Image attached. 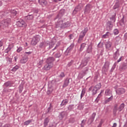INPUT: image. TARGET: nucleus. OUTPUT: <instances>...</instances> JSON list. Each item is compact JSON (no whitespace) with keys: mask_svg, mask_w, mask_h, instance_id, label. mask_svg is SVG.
I'll return each instance as SVG.
<instances>
[{"mask_svg":"<svg viewBox=\"0 0 127 127\" xmlns=\"http://www.w3.org/2000/svg\"><path fill=\"white\" fill-rule=\"evenodd\" d=\"M47 46H49V49H51L52 48V46L50 45V43L48 41H43L40 43L39 45V48L42 49H45Z\"/></svg>","mask_w":127,"mask_h":127,"instance_id":"1","label":"nucleus"},{"mask_svg":"<svg viewBox=\"0 0 127 127\" xmlns=\"http://www.w3.org/2000/svg\"><path fill=\"white\" fill-rule=\"evenodd\" d=\"M90 59H91L90 57H87L83 59L81 61L79 67H80L81 69H83L85 66H87V64H88V62L90 61Z\"/></svg>","mask_w":127,"mask_h":127,"instance_id":"2","label":"nucleus"},{"mask_svg":"<svg viewBox=\"0 0 127 127\" xmlns=\"http://www.w3.org/2000/svg\"><path fill=\"white\" fill-rule=\"evenodd\" d=\"M10 21H11V20L9 18L3 20L0 22V26L1 27H7V26L9 25V23H10Z\"/></svg>","mask_w":127,"mask_h":127,"instance_id":"3","label":"nucleus"},{"mask_svg":"<svg viewBox=\"0 0 127 127\" xmlns=\"http://www.w3.org/2000/svg\"><path fill=\"white\" fill-rule=\"evenodd\" d=\"M40 40V36L39 35L35 36L33 38L32 41H31V44L33 45V46H35V45H36V44H37V43L39 42Z\"/></svg>","mask_w":127,"mask_h":127,"instance_id":"4","label":"nucleus"},{"mask_svg":"<svg viewBox=\"0 0 127 127\" xmlns=\"http://www.w3.org/2000/svg\"><path fill=\"white\" fill-rule=\"evenodd\" d=\"M110 67V63L108 62H106L105 64L102 67V72L104 75H107V72L109 70V67Z\"/></svg>","mask_w":127,"mask_h":127,"instance_id":"5","label":"nucleus"},{"mask_svg":"<svg viewBox=\"0 0 127 127\" xmlns=\"http://www.w3.org/2000/svg\"><path fill=\"white\" fill-rule=\"evenodd\" d=\"M105 46L107 51H111L112 50V46H113V43L108 41L105 43Z\"/></svg>","mask_w":127,"mask_h":127,"instance_id":"6","label":"nucleus"},{"mask_svg":"<svg viewBox=\"0 0 127 127\" xmlns=\"http://www.w3.org/2000/svg\"><path fill=\"white\" fill-rule=\"evenodd\" d=\"M92 8H93V6H92L91 4H87L85 6L84 13L85 14H89V13H90V11H91V10L92 9Z\"/></svg>","mask_w":127,"mask_h":127,"instance_id":"7","label":"nucleus"},{"mask_svg":"<svg viewBox=\"0 0 127 127\" xmlns=\"http://www.w3.org/2000/svg\"><path fill=\"white\" fill-rule=\"evenodd\" d=\"M65 13V9H61L59 14L56 16L55 19H61L62 18V17Z\"/></svg>","mask_w":127,"mask_h":127,"instance_id":"8","label":"nucleus"},{"mask_svg":"<svg viewBox=\"0 0 127 127\" xmlns=\"http://www.w3.org/2000/svg\"><path fill=\"white\" fill-rule=\"evenodd\" d=\"M17 26L18 27H26L27 25L24 20H20L17 22Z\"/></svg>","mask_w":127,"mask_h":127,"instance_id":"9","label":"nucleus"},{"mask_svg":"<svg viewBox=\"0 0 127 127\" xmlns=\"http://www.w3.org/2000/svg\"><path fill=\"white\" fill-rule=\"evenodd\" d=\"M68 116V113H67V111H63L61 113H60L59 117L60 120H63L65 117H67Z\"/></svg>","mask_w":127,"mask_h":127,"instance_id":"10","label":"nucleus"},{"mask_svg":"<svg viewBox=\"0 0 127 127\" xmlns=\"http://www.w3.org/2000/svg\"><path fill=\"white\" fill-rule=\"evenodd\" d=\"M116 93L117 95L121 96V95H123V94H125L126 93V89L123 88H118L116 90Z\"/></svg>","mask_w":127,"mask_h":127,"instance_id":"11","label":"nucleus"},{"mask_svg":"<svg viewBox=\"0 0 127 127\" xmlns=\"http://www.w3.org/2000/svg\"><path fill=\"white\" fill-rule=\"evenodd\" d=\"M55 60V58H54V57H49L47 59L46 63L53 66V63L54 62Z\"/></svg>","mask_w":127,"mask_h":127,"instance_id":"12","label":"nucleus"},{"mask_svg":"<svg viewBox=\"0 0 127 127\" xmlns=\"http://www.w3.org/2000/svg\"><path fill=\"white\" fill-rule=\"evenodd\" d=\"M70 78L67 77L65 79H64V84L63 85V88H66L67 86H69V84H70Z\"/></svg>","mask_w":127,"mask_h":127,"instance_id":"13","label":"nucleus"},{"mask_svg":"<svg viewBox=\"0 0 127 127\" xmlns=\"http://www.w3.org/2000/svg\"><path fill=\"white\" fill-rule=\"evenodd\" d=\"M81 9H82L81 5H80V4H78L77 6H76L75 7L74 9L72 12V14H74V15L77 14V12H78V11H80Z\"/></svg>","mask_w":127,"mask_h":127,"instance_id":"14","label":"nucleus"},{"mask_svg":"<svg viewBox=\"0 0 127 127\" xmlns=\"http://www.w3.org/2000/svg\"><path fill=\"white\" fill-rule=\"evenodd\" d=\"M62 22H63V20L59 19L57 22L56 23V28H59L60 29H62Z\"/></svg>","mask_w":127,"mask_h":127,"instance_id":"15","label":"nucleus"},{"mask_svg":"<svg viewBox=\"0 0 127 127\" xmlns=\"http://www.w3.org/2000/svg\"><path fill=\"white\" fill-rule=\"evenodd\" d=\"M113 25L112 21H108L106 23V27L107 30H112L113 29Z\"/></svg>","mask_w":127,"mask_h":127,"instance_id":"16","label":"nucleus"},{"mask_svg":"<svg viewBox=\"0 0 127 127\" xmlns=\"http://www.w3.org/2000/svg\"><path fill=\"white\" fill-rule=\"evenodd\" d=\"M53 67V65H52V64H47L44 65V66L43 67V70H45V71H48L49 70H50L51 68H52Z\"/></svg>","mask_w":127,"mask_h":127,"instance_id":"17","label":"nucleus"},{"mask_svg":"<svg viewBox=\"0 0 127 127\" xmlns=\"http://www.w3.org/2000/svg\"><path fill=\"white\" fill-rule=\"evenodd\" d=\"M119 56H120V50L119 49H117V51L113 55V58L115 60H118V58H119Z\"/></svg>","mask_w":127,"mask_h":127,"instance_id":"18","label":"nucleus"},{"mask_svg":"<svg viewBox=\"0 0 127 127\" xmlns=\"http://www.w3.org/2000/svg\"><path fill=\"white\" fill-rule=\"evenodd\" d=\"M119 69L121 71H125V70L127 69V64L125 63H123L119 67Z\"/></svg>","mask_w":127,"mask_h":127,"instance_id":"19","label":"nucleus"},{"mask_svg":"<svg viewBox=\"0 0 127 127\" xmlns=\"http://www.w3.org/2000/svg\"><path fill=\"white\" fill-rule=\"evenodd\" d=\"M39 3L42 6H46L47 5V1L46 0H39Z\"/></svg>","mask_w":127,"mask_h":127,"instance_id":"20","label":"nucleus"},{"mask_svg":"<svg viewBox=\"0 0 127 127\" xmlns=\"http://www.w3.org/2000/svg\"><path fill=\"white\" fill-rule=\"evenodd\" d=\"M92 51H93V45L91 44L87 47V49L86 50V53H92Z\"/></svg>","mask_w":127,"mask_h":127,"instance_id":"21","label":"nucleus"},{"mask_svg":"<svg viewBox=\"0 0 127 127\" xmlns=\"http://www.w3.org/2000/svg\"><path fill=\"white\" fill-rule=\"evenodd\" d=\"M88 28L86 27L83 30H82L80 33L79 35L81 36H83L85 37V35H86V33H87V32H88Z\"/></svg>","mask_w":127,"mask_h":127,"instance_id":"22","label":"nucleus"},{"mask_svg":"<svg viewBox=\"0 0 127 127\" xmlns=\"http://www.w3.org/2000/svg\"><path fill=\"white\" fill-rule=\"evenodd\" d=\"M27 61H28V58L24 56L21 59L20 62V63H21V64H25V63Z\"/></svg>","mask_w":127,"mask_h":127,"instance_id":"23","label":"nucleus"},{"mask_svg":"<svg viewBox=\"0 0 127 127\" xmlns=\"http://www.w3.org/2000/svg\"><path fill=\"white\" fill-rule=\"evenodd\" d=\"M69 26H70V23L69 22L67 21V22L63 23V21L62 29L63 28H66V27H68Z\"/></svg>","mask_w":127,"mask_h":127,"instance_id":"24","label":"nucleus"},{"mask_svg":"<svg viewBox=\"0 0 127 127\" xmlns=\"http://www.w3.org/2000/svg\"><path fill=\"white\" fill-rule=\"evenodd\" d=\"M63 54V51H59L55 55V57L56 58H60L61 56H62V54Z\"/></svg>","mask_w":127,"mask_h":127,"instance_id":"25","label":"nucleus"},{"mask_svg":"<svg viewBox=\"0 0 127 127\" xmlns=\"http://www.w3.org/2000/svg\"><path fill=\"white\" fill-rule=\"evenodd\" d=\"M89 71V67H85L83 70L81 71V73L82 76H85L87 74V72Z\"/></svg>","mask_w":127,"mask_h":127,"instance_id":"26","label":"nucleus"},{"mask_svg":"<svg viewBox=\"0 0 127 127\" xmlns=\"http://www.w3.org/2000/svg\"><path fill=\"white\" fill-rule=\"evenodd\" d=\"M12 48H13V45H9L7 48H6L4 51L5 53H8Z\"/></svg>","mask_w":127,"mask_h":127,"instance_id":"27","label":"nucleus"},{"mask_svg":"<svg viewBox=\"0 0 127 127\" xmlns=\"http://www.w3.org/2000/svg\"><path fill=\"white\" fill-rule=\"evenodd\" d=\"M95 117H96V113H93L88 120L89 122H90V124H92V123L94 122V120H95Z\"/></svg>","mask_w":127,"mask_h":127,"instance_id":"28","label":"nucleus"},{"mask_svg":"<svg viewBox=\"0 0 127 127\" xmlns=\"http://www.w3.org/2000/svg\"><path fill=\"white\" fill-rule=\"evenodd\" d=\"M49 121H50V120L48 117H47L45 119L44 121V127H47V126H48V123H49Z\"/></svg>","mask_w":127,"mask_h":127,"instance_id":"29","label":"nucleus"},{"mask_svg":"<svg viewBox=\"0 0 127 127\" xmlns=\"http://www.w3.org/2000/svg\"><path fill=\"white\" fill-rule=\"evenodd\" d=\"M68 102H69V101L67 99H64L63 100L60 105L61 107H63V106H66V105L68 104Z\"/></svg>","mask_w":127,"mask_h":127,"instance_id":"30","label":"nucleus"},{"mask_svg":"<svg viewBox=\"0 0 127 127\" xmlns=\"http://www.w3.org/2000/svg\"><path fill=\"white\" fill-rule=\"evenodd\" d=\"M53 108V105L51 103L50 104V107L47 109V111L46 112V115L51 113V109Z\"/></svg>","mask_w":127,"mask_h":127,"instance_id":"31","label":"nucleus"},{"mask_svg":"<svg viewBox=\"0 0 127 127\" xmlns=\"http://www.w3.org/2000/svg\"><path fill=\"white\" fill-rule=\"evenodd\" d=\"M120 7V2H119V0H117V2H116L115 4L113 6V9H117Z\"/></svg>","mask_w":127,"mask_h":127,"instance_id":"32","label":"nucleus"},{"mask_svg":"<svg viewBox=\"0 0 127 127\" xmlns=\"http://www.w3.org/2000/svg\"><path fill=\"white\" fill-rule=\"evenodd\" d=\"M86 44L85 43L81 44L80 45V48L79 50V52H82V51H83V50H84V48H85V47H86Z\"/></svg>","mask_w":127,"mask_h":127,"instance_id":"33","label":"nucleus"},{"mask_svg":"<svg viewBox=\"0 0 127 127\" xmlns=\"http://www.w3.org/2000/svg\"><path fill=\"white\" fill-rule=\"evenodd\" d=\"M113 99H114V96L111 95L110 97L108 98L105 101V104H108V103H109V102H111V101H113Z\"/></svg>","mask_w":127,"mask_h":127,"instance_id":"34","label":"nucleus"},{"mask_svg":"<svg viewBox=\"0 0 127 127\" xmlns=\"http://www.w3.org/2000/svg\"><path fill=\"white\" fill-rule=\"evenodd\" d=\"M105 95L106 96H113L112 95V91L110 89H107L105 91Z\"/></svg>","mask_w":127,"mask_h":127,"instance_id":"35","label":"nucleus"},{"mask_svg":"<svg viewBox=\"0 0 127 127\" xmlns=\"http://www.w3.org/2000/svg\"><path fill=\"white\" fill-rule=\"evenodd\" d=\"M94 87L97 91H99V90L102 88V83L101 82L99 83L98 84H96Z\"/></svg>","mask_w":127,"mask_h":127,"instance_id":"36","label":"nucleus"},{"mask_svg":"<svg viewBox=\"0 0 127 127\" xmlns=\"http://www.w3.org/2000/svg\"><path fill=\"white\" fill-rule=\"evenodd\" d=\"M10 12L13 16H16V15L18 13V12L16 11L15 9L11 10Z\"/></svg>","mask_w":127,"mask_h":127,"instance_id":"37","label":"nucleus"},{"mask_svg":"<svg viewBox=\"0 0 127 127\" xmlns=\"http://www.w3.org/2000/svg\"><path fill=\"white\" fill-rule=\"evenodd\" d=\"M8 13V12L7 11H6V12L2 11L0 12V15L1 16V17H5V16H7Z\"/></svg>","mask_w":127,"mask_h":127,"instance_id":"38","label":"nucleus"},{"mask_svg":"<svg viewBox=\"0 0 127 127\" xmlns=\"http://www.w3.org/2000/svg\"><path fill=\"white\" fill-rule=\"evenodd\" d=\"M4 86L7 87H12V82L11 81H7L4 83Z\"/></svg>","mask_w":127,"mask_h":127,"instance_id":"39","label":"nucleus"},{"mask_svg":"<svg viewBox=\"0 0 127 127\" xmlns=\"http://www.w3.org/2000/svg\"><path fill=\"white\" fill-rule=\"evenodd\" d=\"M116 44H120L122 42V38L120 37H117L116 38Z\"/></svg>","mask_w":127,"mask_h":127,"instance_id":"40","label":"nucleus"},{"mask_svg":"<svg viewBox=\"0 0 127 127\" xmlns=\"http://www.w3.org/2000/svg\"><path fill=\"white\" fill-rule=\"evenodd\" d=\"M124 108H125V104L124 103L121 104L118 108L119 112H122V111H123V110H124Z\"/></svg>","mask_w":127,"mask_h":127,"instance_id":"41","label":"nucleus"},{"mask_svg":"<svg viewBox=\"0 0 127 127\" xmlns=\"http://www.w3.org/2000/svg\"><path fill=\"white\" fill-rule=\"evenodd\" d=\"M116 15L117 14L116 13L114 15H112V16L110 18V19L112 20V21H113V22H116Z\"/></svg>","mask_w":127,"mask_h":127,"instance_id":"42","label":"nucleus"},{"mask_svg":"<svg viewBox=\"0 0 127 127\" xmlns=\"http://www.w3.org/2000/svg\"><path fill=\"white\" fill-rule=\"evenodd\" d=\"M32 54V52H26L24 53V55L27 58H28V56Z\"/></svg>","mask_w":127,"mask_h":127,"instance_id":"43","label":"nucleus"},{"mask_svg":"<svg viewBox=\"0 0 127 127\" xmlns=\"http://www.w3.org/2000/svg\"><path fill=\"white\" fill-rule=\"evenodd\" d=\"M25 19H28L30 20L31 19H33V15H28L27 16H25Z\"/></svg>","mask_w":127,"mask_h":127,"instance_id":"44","label":"nucleus"},{"mask_svg":"<svg viewBox=\"0 0 127 127\" xmlns=\"http://www.w3.org/2000/svg\"><path fill=\"white\" fill-rule=\"evenodd\" d=\"M85 93H86V90L85 88H83L81 91V94L80 95V99H82L85 95Z\"/></svg>","mask_w":127,"mask_h":127,"instance_id":"45","label":"nucleus"},{"mask_svg":"<svg viewBox=\"0 0 127 127\" xmlns=\"http://www.w3.org/2000/svg\"><path fill=\"white\" fill-rule=\"evenodd\" d=\"M52 92H53V88H49L48 89V91L47 92V95H50L52 93Z\"/></svg>","mask_w":127,"mask_h":127,"instance_id":"46","label":"nucleus"},{"mask_svg":"<svg viewBox=\"0 0 127 127\" xmlns=\"http://www.w3.org/2000/svg\"><path fill=\"white\" fill-rule=\"evenodd\" d=\"M121 61H122V57L117 61V62L114 63L112 67L116 68V66H117L118 63H119V62H121Z\"/></svg>","mask_w":127,"mask_h":127,"instance_id":"47","label":"nucleus"},{"mask_svg":"<svg viewBox=\"0 0 127 127\" xmlns=\"http://www.w3.org/2000/svg\"><path fill=\"white\" fill-rule=\"evenodd\" d=\"M110 33L109 32H106L105 34L102 36V38H108V37L110 36Z\"/></svg>","mask_w":127,"mask_h":127,"instance_id":"48","label":"nucleus"},{"mask_svg":"<svg viewBox=\"0 0 127 127\" xmlns=\"http://www.w3.org/2000/svg\"><path fill=\"white\" fill-rule=\"evenodd\" d=\"M31 123H32V120H31L26 121L24 123V126H28V125H29V124H31Z\"/></svg>","mask_w":127,"mask_h":127,"instance_id":"49","label":"nucleus"},{"mask_svg":"<svg viewBox=\"0 0 127 127\" xmlns=\"http://www.w3.org/2000/svg\"><path fill=\"white\" fill-rule=\"evenodd\" d=\"M19 69V66L18 65H16L14 67H13L12 69H11V71H12L13 72H15V71H17Z\"/></svg>","mask_w":127,"mask_h":127,"instance_id":"50","label":"nucleus"},{"mask_svg":"<svg viewBox=\"0 0 127 127\" xmlns=\"http://www.w3.org/2000/svg\"><path fill=\"white\" fill-rule=\"evenodd\" d=\"M23 90V85L22 84H20L19 86V92L20 94H21L22 93V91Z\"/></svg>","mask_w":127,"mask_h":127,"instance_id":"51","label":"nucleus"},{"mask_svg":"<svg viewBox=\"0 0 127 127\" xmlns=\"http://www.w3.org/2000/svg\"><path fill=\"white\" fill-rule=\"evenodd\" d=\"M65 75L64 72H61V73L58 75V76L60 77V78H61L62 79H63V78L65 77Z\"/></svg>","mask_w":127,"mask_h":127,"instance_id":"52","label":"nucleus"},{"mask_svg":"<svg viewBox=\"0 0 127 127\" xmlns=\"http://www.w3.org/2000/svg\"><path fill=\"white\" fill-rule=\"evenodd\" d=\"M70 53H71V51L67 49L64 52V55H65V56H68V55H70Z\"/></svg>","mask_w":127,"mask_h":127,"instance_id":"53","label":"nucleus"},{"mask_svg":"<svg viewBox=\"0 0 127 127\" xmlns=\"http://www.w3.org/2000/svg\"><path fill=\"white\" fill-rule=\"evenodd\" d=\"M67 109H68V110L69 111V112H71V111H72V110L74 109V105L72 104V105H69Z\"/></svg>","mask_w":127,"mask_h":127,"instance_id":"54","label":"nucleus"},{"mask_svg":"<svg viewBox=\"0 0 127 127\" xmlns=\"http://www.w3.org/2000/svg\"><path fill=\"white\" fill-rule=\"evenodd\" d=\"M92 95L94 96V95H96L97 94V92H98V90L96 89L95 87H93L92 90Z\"/></svg>","mask_w":127,"mask_h":127,"instance_id":"55","label":"nucleus"},{"mask_svg":"<svg viewBox=\"0 0 127 127\" xmlns=\"http://www.w3.org/2000/svg\"><path fill=\"white\" fill-rule=\"evenodd\" d=\"M77 109L78 110H83L84 109V105L82 103L79 104L77 107Z\"/></svg>","mask_w":127,"mask_h":127,"instance_id":"56","label":"nucleus"},{"mask_svg":"<svg viewBox=\"0 0 127 127\" xmlns=\"http://www.w3.org/2000/svg\"><path fill=\"white\" fill-rule=\"evenodd\" d=\"M87 122V120H83L81 121V124H80V126L81 127H84L85 125H86V122Z\"/></svg>","mask_w":127,"mask_h":127,"instance_id":"57","label":"nucleus"},{"mask_svg":"<svg viewBox=\"0 0 127 127\" xmlns=\"http://www.w3.org/2000/svg\"><path fill=\"white\" fill-rule=\"evenodd\" d=\"M101 97L102 95L99 94L97 98L95 99V103H97V104H98V103H99V101H100V98H101Z\"/></svg>","mask_w":127,"mask_h":127,"instance_id":"58","label":"nucleus"},{"mask_svg":"<svg viewBox=\"0 0 127 127\" xmlns=\"http://www.w3.org/2000/svg\"><path fill=\"white\" fill-rule=\"evenodd\" d=\"M74 44H71L70 46L67 48V49H68L69 51H72V50H73V48H74Z\"/></svg>","mask_w":127,"mask_h":127,"instance_id":"59","label":"nucleus"},{"mask_svg":"<svg viewBox=\"0 0 127 127\" xmlns=\"http://www.w3.org/2000/svg\"><path fill=\"white\" fill-rule=\"evenodd\" d=\"M119 33V29H115L113 31V33L114 35H118V34Z\"/></svg>","mask_w":127,"mask_h":127,"instance_id":"60","label":"nucleus"},{"mask_svg":"<svg viewBox=\"0 0 127 127\" xmlns=\"http://www.w3.org/2000/svg\"><path fill=\"white\" fill-rule=\"evenodd\" d=\"M61 80H62V78L59 77L58 75V76H57L56 78L55 79V82H60Z\"/></svg>","mask_w":127,"mask_h":127,"instance_id":"61","label":"nucleus"},{"mask_svg":"<svg viewBox=\"0 0 127 127\" xmlns=\"http://www.w3.org/2000/svg\"><path fill=\"white\" fill-rule=\"evenodd\" d=\"M84 37H84L83 36H80L79 35V38L78 40V42H80V41H82V40H83Z\"/></svg>","mask_w":127,"mask_h":127,"instance_id":"62","label":"nucleus"},{"mask_svg":"<svg viewBox=\"0 0 127 127\" xmlns=\"http://www.w3.org/2000/svg\"><path fill=\"white\" fill-rule=\"evenodd\" d=\"M6 61H8L10 63H11L12 62V59L10 58H9L8 57H6Z\"/></svg>","mask_w":127,"mask_h":127,"instance_id":"63","label":"nucleus"},{"mask_svg":"<svg viewBox=\"0 0 127 127\" xmlns=\"http://www.w3.org/2000/svg\"><path fill=\"white\" fill-rule=\"evenodd\" d=\"M118 109H117V108L113 109V115L114 116H116V115H117V112H118Z\"/></svg>","mask_w":127,"mask_h":127,"instance_id":"64","label":"nucleus"}]
</instances>
